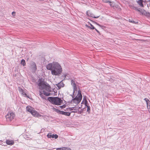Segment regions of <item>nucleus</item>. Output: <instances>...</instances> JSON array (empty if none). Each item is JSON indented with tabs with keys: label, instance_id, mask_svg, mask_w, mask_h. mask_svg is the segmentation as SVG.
I'll list each match as a JSON object with an SVG mask.
<instances>
[{
	"label": "nucleus",
	"instance_id": "nucleus-1",
	"mask_svg": "<svg viewBox=\"0 0 150 150\" xmlns=\"http://www.w3.org/2000/svg\"><path fill=\"white\" fill-rule=\"evenodd\" d=\"M48 70L51 71L53 75H57L61 74L62 69L61 66L57 62H53L48 64L46 66Z\"/></svg>",
	"mask_w": 150,
	"mask_h": 150
},
{
	"label": "nucleus",
	"instance_id": "nucleus-2",
	"mask_svg": "<svg viewBox=\"0 0 150 150\" xmlns=\"http://www.w3.org/2000/svg\"><path fill=\"white\" fill-rule=\"evenodd\" d=\"M48 100L52 104L55 105H60L62 103V100L60 98L57 97H50L48 98Z\"/></svg>",
	"mask_w": 150,
	"mask_h": 150
},
{
	"label": "nucleus",
	"instance_id": "nucleus-3",
	"mask_svg": "<svg viewBox=\"0 0 150 150\" xmlns=\"http://www.w3.org/2000/svg\"><path fill=\"white\" fill-rule=\"evenodd\" d=\"M82 97V96L81 94V91L80 90H79L76 96L71 100V103H74L76 104H79L81 102Z\"/></svg>",
	"mask_w": 150,
	"mask_h": 150
},
{
	"label": "nucleus",
	"instance_id": "nucleus-4",
	"mask_svg": "<svg viewBox=\"0 0 150 150\" xmlns=\"http://www.w3.org/2000/svg\"><path fill=\"white\" fill-rule=\"evenodd\" d=\"M15 116L14 113L11 112H8L6 116V117L7 121H11Z\"/></svg>",
	"mask_w": 150,
	"mask_h": 150
},
{
	"label": "nucleus",
	"instance_id": "nucleus-5",
	"mask_svg": "<svg viewBox=\"0 0 150 150\" xmlns=\"http://www.w3.org/2000/svg\"><path fill=\"white\" fill-rule=\"evenodd\" d=\"M71 84L73 87V95H71V96H72V98H73L74 97L73 96L74 95V93L76 91H77V87L75 81L74 80L71 79Z\"/></svg>",
	"mask_w": 150,
	"mask_h": 150
},
{
	"label": "nucleus",
	"instance_id": "nucleus-6",
	"mask_svg": "<svg viewBox=\"0 0 150 150\" xmlns=\"http://www.w3.org/2000/svg\"><path fill=\"white\" fill-rule=\"evenodd\" d=\"M46 85L43 82L41 81L38 83V85L40 89H44Z\"/></svg>",
	"mask_w": 150,
	"mask_h": 150
},
{
	"label": "nucleus",
	"instance_id": "nucleus-7",
	"mask_svg": "<svg viewBox=\"0 0 150 150\" xmlns=\"http://www.w3.org/2000/svg\"><path fill=\"white\" fill-rule=\"evenodd\" d=\"M31 67L32 69V71L35 72L37 69V67L35 63L34 62H32L31 65Z\"/></svg>",
	"mask_w": 150,
	"mask_h": 150
},
{
	"label": "nucleus",
	"instance_id": "nucleus-8",
	"mask_svg": "<svg viewBox=\"0 0 150 150\" xmlns=\"http://www.w3.org/2000/svg\"><path fill=\"white\" fill-rule=\"evenodd\" d=\"M31 113L34 116L38 117L41 116V115L38 113L34 109L33 110Z\"/></svg>",
	"mask_w": 150,
	"mask_h": 150
},
{
	"label": "nucleus",
	"instance_id": "nucleus-9",
	"mask_svg": "<svg viewBox=\"0 0 150 150\" xmlns=\"http://www.w3.org/2000/svg\"><path fill=\"white\" fill-rule=\"evenodd\" d=\"M57 112L59 114L65 115L66 116H69L70 115L71 113L69 112H66L64 111H61L60 110H58Z\"/></svg>",
	"mask_w": 150,
	"mask_h": 150
},
{
	"label": "nucleus",
	"instance_id": "nucleus-10",
	"mask_svg": "<svg viewBox=\"0 0 150 150\" xmlns=\"http://www.w3.org/2000/svg\"><path fill=\"white\" fill-rule=\"evenodd\" d=\"M70 110L72 112L75 113L77 112L78 110V108L76 107H74L72 108H69Z\"/></svg>",
	"mask_w": 150,
	"mask_h": 150
},
{
	"label": "nucleus",
	"instance_id": "nucleus-11",
	"mask_svg": "<svg viewBox=\"0 0 150 150\" xmlns=\"http://www.w3.org/2000/svg\"><path fill=\"white\" fill-rule=\"evenodd\" d=\"M56 85L58 87L59 89H60L62 87H63L64 86V84L63 82H62V81H60L59 83H58Z\"/></svg>",
	"mask_w": 150,
	"mask_h": 150
},
{
	"label": "nucleus",
	"instance_id": "nucleus-12",
	"mask_svg": "<svg viewBox=\"0 0 150 150\" xmlns=\"http://www.w3.org/2000/svg\"><path fill=\"white\" fill-rule=\"evenodd\" d=\"M26 109L27 111L31 113L34 108L30 106H28L26 107Z\"/></svg>",
	"mask_w": 150,
	"mask_h": 150
},
{
	"label": "nucleus",
	"instance_id": "nucleus-13",
	"mask_svg": "<svg viewBox=\"0 0 150 150\" xmlns=\"http://www.w3.org/2000/svg\"><path fill=\"white\" fill-rule=\"evenodd\" d=\"M44 89H45L48 92H50L51 91V88L50 86L47 85H46V86H45Z\"/></svg>",
	"mask_w": 150,
	"mask_h": 150
},
{
	"label": "nucleus",
	"instance_id": "nucleus-14",
	"mask_svg": "<svg viewBox=\"0 0 150 150\" xmlns=\"http://www.w3.org/2000/svg\"><path fill=\"white\" fill-rule=\"evenodd\" d=\"M146 16H147L149 17H150V13L149 12H147L145 10L143 11V14Z\"/></svg>",
	"mask_w": 150,
	"mask_h": 150
},
{
	"label": "nucleus",
	"instance_id": "nucleus-15",
	"mask_svg": "<svg viewBox=\"0 0 150 150\" xmlns=\"http://www.w3.org/2000/svg\"><path fill=\"white\" fill-rule=\"evenodd\" d=\"M134 9L136 11H138L140 12L142 15L143 14V11L144 10L140 9V8H138L137 7H134Z\"/></svg>",
	"mask_w": 150,
	"mask_h": 150
},
{
	"label": "nucleus",
	"instance_id": "nucleus-16",
	"mask_svg": "<svg viewBox=\"0 0 150 150\" xmlns=\"http://www.w3.org/2000/svg\"><path fill=\"white\" fill-rule=\"evenodd\" d=\"M6 142L7 144L8 145H13L14 144V142L12 140H6Z\"/></svg>",
	"mask_w": 150,
	"mask_h": 150
},
{
	"label": "nucleus",
	"instance_id": "nucleus-17",
	"mask_svg": "<svg viewBox=\"0 0 150 150\" xmlns=\"http://www.w3.org/2000/svg\"><path fill=\"white\" fill-rule=\"evenodd\" d=\"M138 4L141 7H143L144 5L143 4V1L142 0H139L137 1Z\"/></svg>",
	"mask_w": 150,
	"mask_h": 150
},
{
	"label": "nucleus",
	"instance_id": "nucleus-18",
	"mask_svg": "<svg viewBox=\"0 0 150 150\" xmlns=\"http://www.w3.org/2000/svg\"><path fill=\"white\" fill-rule=\"evenodd\" d=\"M47 137L49 138H53V134H52L51 133H49L47 135Z\"/></svg>",
	"mask_w": 150,
	"mask_h": 150
},
{
	"label": "nucleus",
	"instance_id": "nucleus-19",
	"mask_svg": "<svg viewBox=\"0 0 150 150\" xmlns=\"http://www.w3.org/2000/svg\"><path fill=\"white\" fill-rule=\"evenodd\" d=\"M21 64L24 66H25L26 63L25 60L23 59H22L21 62Z\"/></svg>",
	"mask_w": 150,
	"mask_h": 150
},
{
	"label": "nucleus",
	"instance_id": "nucleus-20",
	"mask_svg": "<svg viewBox=\"0 0 150 150\" xmlns=\"http://www.w3.org/2000/svg\"><path fill=\"white\" fill-rule=\"evenodd\" d=\"M43 92L44 93V95H45L46 96H49L50 95V93H49L45 91H43Z\"/></svg>",
	"mask_w": 150,
	"mask_h": 150
},
{
	"label": "nucleus",
	"instance_id": "nucleus-21",
	"mask_svg": "<svg viewBox=\"0 0 150 150\" xmlns=\"http://www.w3.org/2000/svg\"><path fill=\"white\" fill-rule=\"evenodd\" d=\"M91 25V26H89V28L91 29H95V28L94 27V26L91 23H89Z\"/></svg>",
	"mask_w": 150,
	"mask_h": 150
},
{
	"label": "nucleus",
	"instance_id": "nucleus-22",
	"mask_svg": "<svg viewBox=\"0 0 150 150\" xmlns=\"http://www.w3.org/2000/svg\"><path fill=\"white\" fill-rule=\"evenodd\" d=\"M147 108L149 112L150 113V102L147 103Z\"/></svg>",
	"mask_w": 150,
	"mask_h": 150
},
{
	"label": "nucleus",
	"instance_id": "nucleus-23",
	"mask_svg": "<svg viewBox=\"0 0 150 150\" xmlns=\"http://www.w3.org/2000/svg\"><path fill=\"white\" fill-rule=\"evenodd\" d=\"M40 96L43 99L45 98V97L44 96V95L42 93H41L40 92Z\"/></svg>",
	"mask_w": 150,
	"mask_h": 150
},
{
	"label": "nucleus",
	"instance_id": "nucleus-24",
	"mask_svg": "<svg viewBox=\"0 0 150 150\" xmlns=\"http://www.w3.org/2000/svg\"><path fill=\"white\" fill-rule=\"evenodd\" d=\"M92 17H93L94 18H98V17H99V16H96H96H93V14H90V15Z\"/></svg>",
	"mask_w": 150,
	"mask_h": 150
},
{
	"label": "nucleus",
	"instance_id": "nucleus-25",
	"mask_svg": "<svg viewBox=\"0 0 150 150\" xmlns=\"http://www.w3.org/2000/svg\"><path fill=\"white\" fill-rule=\"evenodd\" d=\"M144 100L146 101L147 105V103H149V102H150V101L148 99L146 98H144Z\"/></svg>",
	"mask_w": 150,
	"mask_h": 150
},
{
	"label": "nucleus",
	"instance_id": "nucleus-26",
	"mask_svg": "<svg viewBox=\"0 0 150 150\" xmlns=\"http://www.w3.org/2000/svg\"><path fill=\"white\" fill-rule=\"evenodd\" d=\"M103 1L105 3L109 2L110 3H111V2L110 1V0H103Z\"/></svg>",
	"mask_w": 150,
	"mask_h": 150
},
{
	"label": "nucleus",
	"instance_id": "nucleus-27",
	"mask_svg": "<svg viewBox=\"0 0 150 150\" xmlns=\"http://www.w3.org/2000/svg\"><path fill=\"white\" fill-rule=\"evenodd\" d=\"M19 91L21 93H24L23 90L21 88H19Z\"/></svg>",
	"mask_w": 150,
	"mask_h": 150
},
{
	"label": "nucleus",
	"instance_id": "nucleus-28",
	"mask_svg": "<svg viewBox=\"0 0 150 150\" xmlns=\"http://www.w3.org/2000/svg\"><path fill=\"white\" fill-rule=\"evenodd\" d=\"M63 150H71V149H70L69 148H67V147H63Z\"/></svg>",
	"mask_w": 150,
	"mask_h": 150
},
{
	"label": "nucleus",
	"instance_id": "nucleus-29",
	"mask_svg": "<svg viewBox=\"0 0 150 150\" xmlns=\"http://www.w3.org/2000/svg\"><path fill=\"white\" fill-rule=\"evenodd\" d=\"M22 94H23L25 97H26L28 98H29V97L27 95V94L24 93H21Z\"/></svg>",
	"mask_w": 150,
	"mask_h": 150
},
{
	"label": "nucleus",
	"instance_id": "nucleus-30",
	"mask_svg": "<svg viewBox=\"0 0 150 150\" xmlns=\"http://www.w3.org/2000/svg\"><path fill=\"white\" fill-rule=\"evenodd\" d=\"M84 103H85V105L87 107V106H88L87 105L88 104V102H87V100H86L85 99V102H84Z\"/></svg>",
	"mask_w": 150,
	"mask_h": 150
},
{
	"label": "nucleus",
	"instance_id": "nucleus-31",
	"mask_svg": "<svg viewBox=\"0 0 150 150\" xmlns=\"http://www.w3.org/2000/svg\"><path fill=\"white\" fill-rule=\"evenodd\" d=\"M87 111L88 112H90V109L89 106H87Z\"/></svg>",
	"mask_w": 150,
	"mask_h": 150
},
{
	"label": "nucleus",
	"instance_id": "nucleus-32",
	"mask_svg": "<svg viewBox=\"0 0 150 150\" xmlns=\"http://www.w3.org/2000/svg\"><path fill=\"white\" fill-rule=\"evenodd\" d=\"M58 136L57 134H53V138H54L55 139H57L58 138Z\"/></svg>",
	"mask_w": 150,
	"mask_h": 150
},
{
	"label": "nucleus",
	"instance_id": "nucleus-33",
	"mask_svg": "<svg viewBox=\"0 0 150 150\" xmlns=\"http://www.w3.org/2000/svg\"><path fill=\"white\" fill-rule=\"evenodd\" d=\"M57 150H64L63 147L57 148Z\"/></svg>",
	"mask_w": 150,
	"mask_h": 150
},
{
	"label": "nucleus",
	"instance_id": "nucleus-34",
	"mask_svg": "<svg viewBox=\"0 0 150 150\" xmlns=\"http://www.w3.org/2000/svg\"><path fill=\"white\" fill-rule=\"evenodd\" d=\"M12 15L13 16H15V12L14 11L12 12Z\"/></svg>",
	"mask_w": 150,
	"mask_h": 150
},
{
	"label": "nucleus",
	"instance_id": "nucleus-35",
	"mask_svg": "<svg viewBox=\"0 0 150 150\" xmlns=\"http://www.w3.org/2000/svg\"><path fill=\"white\" fill-rule=\"evenodd\" d=\"M85 26L88 28H89V26H89L87 24H86Z\"/></svg>",
	"mask_w": 150,
	"mask_h": 150
},
{
	"label": "nucleus",
	"instance_id": "nucleus-36",
	"mask_svg": "<svg viewBox=\"0 0 150 150\" xmlns=\"http://www.w3.org/2000/svg\"><path fill=\"white\" fill-rule=\"evenodd\" d=\"M94 23H95V24H97V25H99V26H100V25L98 24L97 23H96V22H94Z\"/></svg>",
	"mask_w": 150,
	"mask_h": 150
},
{
	"label": "nucleus",
	"instance_id": "nucleus-37",
	"mask_svg": "<svg viewBox=\"0 0 150 150\" xmlns=\"http://www.w3.org/2000/svg\"><path fill=\"white\" fill-rule=\"evenodd\" d=\"M59 107L60 108H64V106H60Z\"/></svg>",
	"mask_w": 150,
	"mask_h": 150
},
{
	"label": "nucleus",
	"instance_id": "nucleus-38",
	"mask_svg": "<svg viewBox=\"0 0 150 150\" xmlns=\"http://www.w3.org/2000/svg\"><path fill=\"white\" fill-rule=\"evenodd\" d=\"M88 11H87L86 12V14H87V15H88Z\"/></svg>",
	"mask_w": 150,
	"mask_h": 150
},
{
	"label": "nucleus",
	"instance_id": "nucleus-39",
	"mask_svg": "<svg viewBox=\"0 0 150 150\" xmlns=\"http://www.w3.org/2000/svg\"><path fill=\"white\" fill-rule=\"evenodd\" d=\"M97 33H99V32L98 30H97V31H96Z\"/></svg>",
	"mask_w": 150,
	"mask_h": 150
},
{
	"label": "nucleus",
	"instance_id": "nucleus-40",
	"mask_svg": "<svg viewBox=\"0 0 150 150\" xmlns=\"http://www.w3.org/2000/svg\"><path fill=\"white\" fill-rule=\"evenodd\" d=\"M95 30H96V31H97L98 30H97L95 28Z\"/></svg>",
	"mask_w": 150,
	"mask_h": 150
},
{
	"label": "nucleus",
	"instance_id": "nucleus-41",
	"mask_svg": "<svg viewBox=\"0 0 150 150\" xmlns=\"http://www.w3.org/2000/svg\"><path fill=\"white\" fill-rule=\"evenodd\" d=\"M64 76H65V77H66V75H65Z\"/></svg>",
	"mask_w": 150,
	"mask_h": 150
},
{
	"label": "nucleus",
	"instance_id": "nucleus-42",
	"mask_svg": "<svg viewBox=\"0 0 150 150\" xmlns=\"http://www.w3.org/2000/svg\"><path fill=\"white\" fill-rule=\"evenodd\" d=\"M83 101L82 102V103H81V104H82V103H83Z\"/></svg>",
	"mask_w": 150,
	"mask_h": 150
},
{
	"label": "nucleus",
	"instance_id": "nucleus-43",
	"mask_svg": "<svg viewBox=\"0 0 150 150\" xmlns=\"http://www.w3.org/2000/svg\"><path fill=\"white\" fill-rule=\"evenodd\" d=\"M80 108V107H79V108Z\"/></svg>",
	"mask_w": 150,
	"mask_h": 150
}]
</instances>
